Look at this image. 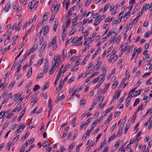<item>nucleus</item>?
<instances>
[{"instance_id": "nucleus-15", "label": "nucleus", "mask_w": 152, "mask_h": 152, "mask_svg": "<svg viewBox=\"0 0 152 152\" xmlns=\"http://www.w3.org/2000/svg\"><path fill=\"white\" fill-rule=\"evenodd\" d=\"M49 14V12L45 13L43 16L42 20V21H43V22L44 21H46L48 19V16Z\"/></svg>"}, {"instance_id": "nucleus-45", "label": "nucleus", "mask_w": 152, "mask_h": 152, "mask_svg": "<svg viewBox=\"0 0 152 152\" xmlns=\"http://www.w3.org/2000/svg\"><path fill=\"white\" fill-rule=\"evenodd\" d=\"M115 137V135L113 134L112 136H111L109 139L108 141L110 142L111 141L113 140Z\"/></svg>"}, {"instance_id": "nucleus-22", "label": "nucleus", "mask_w": 152, "mask_h": 152, "mask_svg": "<svg viewBox=\"0 0 152 152\" xmlns=\"http://www.w3.org/2000/svg\"><path fill=\"white\" fill-rule=\"evenodd\" d=\"M112 114L110 113L109 117L105 122V124H108L111 121L112 118Z\"/></svg>"}, {"instance_id": "nucleus-34", "label": "nucleus", "mask_w": 152, "mask_h": 152, "mask_svg": "<svg viewBox=\"0 0 152 152\" xmlns=\"http://www.w3.org/2000/svg\"><path fill=\"white\" fill-rule=\"evenodd\" d=\"M138 4H136L135 5V8L133 9V11L132 13V15L134 14L136 12L137 10V7H138Z\"/></svg>"}, {"instance_id": "nucleus-6", "label": "nucleus", "mask_w": 152, "mask_h": 152, "mask_svg": "<svg viewBox=\"0 0 152 152\" xmlns=\"http://www.w3.org/2000/svg\"><path fill=\"white\" fill-rule=\"evenodd\" d=\"M124 124H122V126H120L119 128L118 131L117 132V135L118 136H120L121 135L123 129V127L124 126Z\"/></svg>"}, {"instance_id": "nucleus-51", "label": "nucleus", "mask_w": 152, "mask_h": 152, "mask_svg": "<svg viewBox=\"0 0 152 152\" xmlns=\"http://www.w3.org/2000/svg\"><path fill=\"white\" fill-rule=\"evenodd\" d=\"M106 142V140H104L101 142L100 146L99 147V149H101L103 147L104 145V143Z\"/></svg>"}, {"instance_id": "nucleus-28", "label": "nucleus", "mask_w": 152, "mask_h": 152, "mask_svg": "<svg viewBox=\"0 0 152 152\" xmlns=\"http://www.w3.org/2000/svg\"><path fill=\"white\" fill-rule=\"evenodd\" d=\"M44 60V59L43 58H41L40 60H39L37 64H34V66H37V65H40L43 62V60Z\"/></svg>"}, {"instance_id": "nucleus-39", "label": "nucleus", "mask_w": 152, "mask_h": 152, "mask_svg": "<svg viewBox=\"0 0 152 152\" xmlns=\"http://www.w3.org/2000/svg\"><path fill=\"white\" fill-rule=\"evenodd\" d=\"M15 81H13L12 83H10L9 86V89H10L12 88L14 86V84H15Z\"/></svg>"}, {"instance_id": "nucleus-14", "label": "nucleus", "mask_w": 152, "mask_h": 152, "mask_svg": "<svg viewBox=\"0 0 152 152\" xmlns=\"http://www.w3.org/2000/svg\"><path fill=\"white\" fill-rule=\"evenodd\" d=\"M75 8V6H73L72 7H71V8L69 9V10L68 13H67V16L69 17H70L71 15V12L72 11L74 10Z\"/></svg>"}, {"instance_id": "nucleus-47", "label": "nucleus", "mask_w": 152, "mask_h": 152, "mask_svg": "<svg viewBox=\"0 0 152 152\" xmlns=\"http://www.w3.org/2000/svg\"><path fill=\"white\" fill-rule=\"evenodd\" d=\"M134 50H136V52H137V53L138 54H140L142 52V49L140 48H139L138 49L134 48Z\"/></svg>"}, {"instance_id": "nucleus-63", "label": "nucleus", "mask_w": 152, "mask_h": 152, "mask_svg": "<svg viewBox=\"0 0 152 152\" xmlns=\"http://www.w3.org/2000/svg\"><path fill=\"white\" fill-rule=\"evenodd\" d=\"M120 112L117 111L114 113V116L115 117H118L120 115Z\"/></svg>"}, {"instance_id": "nucleus-46", "label": "nucleus", "mask_w": 152, "mask_h": 152, "mask_svg": "<svg viewBox=\"0 0 152 152\" xmlns=\"http://www.w3.org/2000/svg\"><path fill=\"white\" fill-rule=\"evenodd\" d=\"M43 76V73H40L38 74L37 77V78L39 79L40 78L42 77Z\"/></svg>"}, {"instance_id": "nucleus-27", "label": "nucleus", "mask_w": 152, "mask_h": 152, "mask_svg": "<svg viewBox=\"0 0 152 152\" xmlns=\"http://www.w3.org/2000/svg\"><path fill=\"white\" fill-rule=\"evenodd\" d=\"M29 132H27L26 133L24 136H23L22 138H21V140H22V141H23L26 139V138H27L29 135Z\"/></svg>"}, {"instance_id": "nucleus-21", "label": "nucleus", "mask_w": 152, "mask_h": 152, "mask_svg": "<svg viewBox=\"0 0 152 152\" xmlns=\"http://www.w3.org/2000/svg\"><path fill=\"white\" fill-rule=\"evenodd\" d=\"M110 5V3H107L104 6V7L103 9L104 12H105L106 11L108 8L109 7Z\"/></svg>"}, {"instance_id": "nucleus-58", "label": "nucleus", "mask_w": 152, "mask_h": 152, "mask_svg": "<svg viewBox=\"0 0 152 152\" xmlns=\"http://www.w3.org/2000/svg\"><path fill=\"white\" fill-rule=\"evenodd\" d=\"M67 27L66 26H63L62 29H63V32H64L65 33L67 32Z\"/></svg>"}, {"instance_id": "nucleus-1", "label": "nucleus", "mask_w": 152, "mask_h": 152, "mask_svg": "<svg viewBox=\"0 0 152 152\" xmlns=\"http://www.w3.org/2000/svg\"><path fill=\"white\" fill-rule=\"evenodd\" d=\"M56 39V36H55L53 38L52 41L49 43L48 44V47L49 48H50L52 45L54 46L53 47V50H55L57 47V43Z\"/></svg>"}, {"instance_id": "nucleus-3", "label": "nucleus", "mask_w": 152, "mask_h": 152, "mask_svg": "<svg viewBox=\"0 0 152 152\" xmlns=\"http://www.w3.org/2000/svg\"><path fill=\"white\" fill-rule=\"evenodd\" d=\"M132 96V94H129L127 97L126 100V107H127L130 104V101Z\"/></svg>"}, {"instance_id": "nucleus-53", "label": "nucleus", "mask_w": 152, "mask_h": 152, "mask_svg": "<svg viewBox=\"0 0 152 152\" xmlns=\"http://www.w3.org/2000/svg\"><path fill=\"white\" fill-rule=\"evenodd\" d=\"M65 151V149L64 148V145H61L60 146V152H64Z\"/></svg>"}, {"instance_id": "nucleus-31", "label": "nucleus", "mask_w": 152, "mask_h": 152, "mask_svg": "<svg viewBox=\"0 0 152 152\" xmlns=\"http://www.w3.org/2000/svg\"><path fill=\"white\" fill-rule=\"evenodd\" d=\"M133 25V22H132L130 23L129 24H127L126 26V27L129 29H131Z\"/></svg>"}, {"instance_id": "nucleus-59", "label": "nucleus", "mask_w": 152, "mask_h": 152, "mask_svg": "<svg viewBox=\"0 0 152 152\" xmlns=\"http://www.w3.org/2000/svg\"><path fill=\"white\" fill-rule=\"evenodd\" d=\"M151 73V72L145 73L142 76V77L143 78L145 77L146 76H148V75H150Z\"/></svg>"}, {"instance_id": "nucleus-56", "label": "nucleus", "mask_w": 152, "mask_h": 152, "mask_svg": "<svg viewBox=\"0 0 152 152\" xmlns=\"http://www.w3.org/2000/svg\"><path fill=\"white\" fill-rule=\"evenodd\" d=\"M136 50H134L133 51V53L132 54V56L131 57V58L132 60L134 58V57L135 56V55H136Z\"/></svg>"}, {"instance_id": "nucleus-49", "label": "nucleus", "mask_w": 152, "mask_h": 152, "mask_svg": "<svg viewBox=\"0 0 152 152\" xmlns=\"http://www.w3.org/2000/svg\"><path fill=\"white\" fill-rule=\"evenodd\" d=\"M146 83L147 84H152V78H150L148 80H147L146 81Z\"/></svg>"}, {"instance_id": "nucleus-32", "label": "nucleus", "mask_w": 152, "mask_h": 152, "mask_svg": "<svg viewBox=\"0 0 152 152\" xmlns=\"http://www.w3.org/2000/svg\"><path fill=\"white\" fill-rule=\"evenodd\" d=\"M140 99L137 98L136 99L135 101V102L133 104V106L134 107L137 105L139 103Z\"/></svg>"}, {"instance_id": "nucleus-2", "label": "nucleus", "mask_w": 152, "mask_h": 152, "mask_svg": "<svg viewBox=\"0 0 152 152\" xmlns=\"http://www.w3.org/2000/svg\"><path fill=\"white\" fill-rule=\"evenodd\" d=\"M26 126V125L25 124H23L21 125H19L17 130L15 132V134H18L20 132V129L23 130Z\"/></svg>"}, {"instance_id": "nucleus-24", "label": "nucleus", "mask_w": 152, "mask_h": 152, "mask_svg": "<svg viewBox=\"0 0 152 152\" xmlns=\"http://www.w3.org/2000/svg\"><path fill=\"white\" fill-rule=\"evenodd\" d=\"M49 86V83L47 82L45 83V85L44 86L43 88L42 89V91H44Z\"/></svg>"}, {"instance_id": "nucleus-5", "label": "nucleus", "mask_w": 152, "mask_h": 152, "mask_svg": "<svg viewBox=\"0 0 152 152\" xmlns=\"http://www.w3.org/2000/svg\"><path fill=\"white\" fill-rule=\"evenodd\" d=\"M42 29H43L44 30L43 33V34L44 36H45L49 32V26H43V27Z\"/></svg>"}, {"instance_id": "nucleus-41", "label": "nucleus", "mask_w": 152, "mask_h": 152, "mask_svg": "<svg viewBox=\"0 0 152 152\" xmlns=\"http://www.w3.org/2000/svg\"><path fill=\"white\" fill-rule=\"evenodd\" d=\"M21 95H22V94H20V93L18 94H16L15 95L16 97H15V100L16 101L18 99H19L21 96Z\"/></svg>"}, {"instance_id": "nucleus-9", "label": "nucleus", "mask_w": 152, "mask_h": 152, "mask_svg": "<svg viewBox=\"0 0 152 152\" xmlns=\"http://www.w3.org/2000/svg\"><path fill=\"white\" fill-rule=\"evenodd\" d=\"M26 109L24 108V110H22L21 112V115L19 116L18 119H17V121L18 122L20 121V120L22 118L24 114L25 113Z\"/></svg>"}, {"instance_id": "nucleus-20", "label": "nucleus", "mask_w": 152, "mask_h": 152, "mask_svg": "<svg viewBox=\"0 0 152 152\" xmlns=\"http://www.w3.org/2000/svg\"><path fill=\"white\" fill-rule=\"evenodd\" d=\"M37 45L34 44L32 47L30 48V49L32 50V52H34L37 48Z\"/></svg>"}, {"instance_id": "nucleus-12", "label": "nucleus", "mask_w": 152, "mask_h": 152, "mask_svg": "<svg viewBox=\"0 0 152 152\" xmlns=\"http://www.w3.org/2000/svg\"><path fill=\"white\" fill-rule=\"evenodd\" d=\"M141 93V89L139 90L138 91H134L133 93V96H132L133 97V96H136L137 95H138L140 94Z\"/></svg>"}, {"instance_id": "nucleus-54", "label": "nucleus", "mask_w": 152, "mask_h": 152, "mask_svg": "<svg viewBox=\"0 0 152 152\" xmlns=\"http://www.w3.org/2000/svg\"><path fill=\"white\" fill-rule=\"evenodd\" d=\"M99 77H97L96 78L94 79L93 80L92 83L94 84L96 83L98 81V80H99Z\"/></svg>"}, {"instance_id": "nucleus-26", "label": "nucleus", "mask_w": 152, "mask_h": 152, "mask_svg": "<svg viewBox=\"0 0 152 152\" xmlns=\"http://www.w3.org/2000/svg\"><path fill=\"white\" fill-rule=\"evenodd\" d=\"M116 93V91L115 92V94L113 96V99H117L118 98V97L120 96L121 94V92L119 91L117 94V96H116V95H115Z\"/></svg>"}, {"instance_id": "nucleus-52", "label": "nucleus", "mask_w": 152, "mask_h": 152, "mask_svg": "<svg viewBox=\"0 0 152 152\" xmlns=\"http://www.w3.org/2000/svg\"><path fill=\"white\" fill-rule=\"evenodd\" d=\"M37 99L34 98V99L30 103L31 104H34L35 103L37 102Z\"/></svg>"}, {"instance_id": "nucleus-48", "label": "nucleus", "mask_w": 152, "mask_h": 152, "mask_svg": "<svg viewBox=\"0 0 152 152\" xmlns=\"http://www.w3.org/2000/svg\"><path fill=\"white\" fill-rule=\"evenodd\" d=\"M129 77H130V75H129L128 76V77H127L126 78H124L122 80L121 82V83L124 84L126 79H129Z\"/></svg>"}, {"instance_id": "nucleus-19", "label": "nucleus", "mask_w": 152, "mask_h": 152, "mask_svg": "<svg viewBox=\"0 0 152 152\" xmlns=\"http://www.w3.org/2000/svg\"><path fill=\"white\" fill-rule=\"evenodd\" d=\"M50 143H51L50 141H45L44 142L43 145L45 147L50 146Z\"/></svg>"}, {"instance_id": "nucleus-8", "label": "nucleus", "mask_w": 152, "mask_h": 152, "mask_svg": "<svg viewBox=\"0 0 152 152\" xmlns=\"http://www.w3.org/2000/svg\"><path fill=\"white\" fill-rule=\"evenodd\" d=\"M150 8V6L149 3H147L145 5H143L142 8V10L144 12L147 10H148Z\"/></svg>"}, {"instance_id": "nucleus-16", "label": "nucleus", "mask_w": 152, "mask_h": 152, "mask_svg": "<svg viewBox=\"0 0 152 152\" xmlns=\"http://www.w3.org/2000/svg\"><path fill=\"white\" fill-rule=\"evenodd\" d=\"M32 68L31 67L28 70L27 73V76L28 77H30L32 74Z\"/></svg>"}, {"instance_id": "nucleus-7", "label": "nucleus", "mask_w": 152, "mask_h": 152, "mask_svg": "<svg viewBox=\"0 0 152 152\" xmlns=\"http://www.w3.org/2000/svg\"><path fill=\"white\" fill-rule=\"evenodd\" d=\"M115 38L114 37L113 39H111L109 41V42L110 44L112 42H113V43H114L115 42H116L117 43L118 42L120 41V39L121 38V37L120 36H118V38L117 39H116V40L115 41Z\"/></svg>"}, {"instance_id": "nucleus-17", "label": "nucleus", "mask_w": 152, "mask_h": 152, "mask_svg": "<svg viewBox=\"0 0 152 152\" xmlns=\"http://www.w3.org/2000/svg\"><path fill=\"white\" fill-rule=\"evenodd\" d=\"M102 20V19H100V18H99L98 19H96L94 20V21L95 22L94 23V25L95 26H96L98 25L99 22Z\"/></svg>"}, {"instance_id": "nucleus-29", "label": "nucleus", "mask_w": 152, "mask_h": 152, "mask_svg": "<svg viewBox=\"0 0 152 152\" xmlns=\"http://www.w3.org/2000/svg\"><path fill=\"white\" fill-rule=\"evenodd\" d=\"M130 13V11H129L128 12L126 13L125 14H124V15H123V18H126V19L128 18L129 16V14Z\"/></svg>"}, {"instance_id": "nucleus-25", "label": "nucleus", "mask_w": 152, "mask_h": 152, "mask_svg": "<svg viewBox=\"0 0 152 152\" xmlns=\"http://www.w3.org/2000/svg\"><path fill=\"white\" fill-rule=\"evenodd\" d=\"M86 101V99L85 98H83L80 101V104L83 105V107L86 104V103L85 102Z\"/></svg>"}, {"instance_id": "nucleus-13", "label": "nucleus", "mask_w": 152, "mask_h": 152, "mask_svg": "<svg viewBox=\"0 0 152 152\" xmlns=\"http://www.w3.org/2000/svg\"><path fill=\"white\" fill-rule=\"evenodd\" d=\"M11 3L10 2L8 3L6 6L5 7L4 11L5 12H7L8 11L9 9L10 8Z\"/></svg>"}, {"instance_id": "nucleus-57", "label": "nucleus", "mask_w": 152, "mask_h": 152, "mask_svg": "<svg viewBox=\"0 0 152 152\" xmlns=\"http://www.w3.org/2000/svg\"><path fill=\"white\" fill-rule=\"evenodd\" d=\"M40 37L41 35H39V33H38L37 35L35 37V41H36L38 40Z\"/></svg>"}, {"instance_id": "nucleus-18", "label": "nucleus", "mask_w": 152, "mask_h": 152, "mask_svg": "<svg viewBox=\"0 0 152 152\" xmlns=\"http://www.w3.org/2000/svg\"><path fill=\"white\" fill-rule=\"evenodd\" d=\"M58 25V22L55 21V23L53 26V30L55 32L56 31Z\"/></svg>"}, {"instance_id": "nucleus-38", "label": "nucleus", "mask_w": 152, "mask_h": 152, "mask_svg": "<svg viewBox=\"0 0 152 152\" xmlns=\"http://www.w3.org/2000/svg\"><path fill=\"white\" fill-rule=\"evenodd\" d=\"M79 41H77L76 42L73 43V45L74 46H79L81 45L82 42H80Z\"/></svg>"}, {"instance_id": "nucleus-61", "label": "nucleus", "mask_w": 152, "mask_h": 152, "mask_svg": "<svg viewBox=\"0 0 152 152\" xmlns=\"http://www.w3.org/2000/svg\"><path fill=\"white\" fill-rule=\"evenodd\" d=\"M118 82L117 80H116L113 83L112 85L113 86H115L116 87L118 84Z\"/></svg>"}, {"instance_id": "nucleus-36", "label": "nucleus", "mask_w": 152, "mask_h": 152, "mask_svg": "<svg viewBox=\"0 0 152 152\" xmlns=\"http://www.w3.org/2000/svg\"><path fill=\"white\" fill-rule=\"evenodd\" d=\"M97 99H99V102L100 103H101L104 100V96H103V97H101V96H99Z\"/></svg>"}, {"instance_id": "nucleus-10", "label": "nucleus", "mask_w": 152, "mask_h": 152, "mask_svg": "<svg viewBox=\"0 0 152 152\" xmlns=\"http://www.w3.org/2000/svg\"><path fill=\"white\" fill-rule=\"evenodd\" d=\"M47 45V43L46 41H45L43 43V44L41 47L40 51L43 52L45 48Z\"/></svg>"}, {"instance_id": "nucleus-62", "label": "nucleus", "mask_w": 152, "mask_h": 152, "mask_svg": "<svg viewBox=\"0 0 152 152\" xmlns=\"http://www.w3.org/2000/svg\"><path fill=\"white\" fill-rule=\"evenodd\" d=\"M115 6V5L113 4L111 5L110 7V11H111L114 8Z\"/></svg>"}, {"instance_id": "nucleus-43", "label": "nucleus", "mask_w": 152, "mask_h": 152, "mask_svg": "<svg viewBox=\"0 0 152 152\" xmlns=\"http://www.w3.org/2000/svg\"><path fill=\"white\" fill-rule=\"evenodd\" d=\"M39 88V86L38 85H36L35 86L34 88L33 91H36Z\"/></svg>"}, {"instance_id": "nucleus-40", "label": "nucleus", "mask_w": 152, "mask_h": 152, "mask_svg": "<svg viewBox=\"0 0 152 152\" xmlns=\"http://www.w3.org/2000/svg\"><path fill=\"white\" fill-rule=\"evenodd\" d=\"M106 70H104L103 72V74H101L99 77L101 78H102V79H103V78L105 77L106 75Z\"/></svg>"}, {"instance_id": "nucleus-44", "label": "nucleus", "mask_w": 152, "mask_h": 152, "mask_svg": "<svg viewBox=\"0 0 152 152\" xmlns=\"http://www.w3.org/2000/svg\"><path fill=\"white\" fill-rule=\"evenodd\" d=\"M96 104V102H95L94 101H93V103L92 104V105L91 106V107L90 108H89V111H90L92 109H93L94 107V106Z\"/></svg>"}, {"instance_id": "nucleus-23", "label": "nucleus", "mask_w": 152, "mask_h": 152, "mask_svg": "<svg viewBox=\"0 0 152 152\" xmlns=\"http://www.w3.org/2000/svg\"><path fill=\"white\" fill-rule=\"evenodd\" d=\"M143 54L145 56V58L146 59H148L149 58V56L148 54V51L145 50L143 52Z\"/></svg>"}, {"instance_id": "nucleus-64", "label": "nucleus", "mask_w": 152, "mask_h": 152, "mask_svg": "<svg viewBox=\"0 0 152 152\" xmlns=\"http://www.w3.org/2000/svg\"><path fill=\"white\" fill-rule=\"evenodd\" d=\"M55 70L54 69H53L52 67H51V69L49 70V75H51L55 71Z\"/></svg>"}, {"instance_id": "nucleus-50", "label": "nucleus", "mask_w": 152, "mask_h": 152, "mask_svg": "<svg viewBox=\"0 0 152 152\" xmlns=\"http://www.w3.org/2000/svg\"><path fill=\"white\" fill-rule=\"evenodd\" d=\"M12 143L11 142H9L7 143V147L9 148L8 149V150H9L12 146Z\"/></svg>"}, {"instance_id": "nucleus-37", "label": "nucleus", "mask_w": 152, "mask_h": 152, "mask_svg": "<svg viewBox=\"0 0 152 152\" xmlns=\"http://www.w3.org/2000/svg\"><path fill=\"white\" fill-rule=\"evenodd\" d=\"M146 61L148 62L147 65H149L150 64L151 62L152 61V58L151 57L148 58V59L146 60Z\"/></svg>"}, {"instance_id": "nucleus-4", "label": "nucleus", "mask_w": 152, "mask_h": 152, "mask_svg": "<svg viewBox=\"0 0 152 152\" xmlns=\"http://www.w3.org/2000/svg\"><path fill=\"white\" fill-rule=\"evenodd\" d=\"M45 62L44 66L43 71L45 74L48 71V69L49 68V63L48 60H45Z\"/></svg>"}, {"instance_id": "nucleus-30", "label": "nucleus", "mask_w": 152, "mask_h": 152, "mask_svg": "<svg viewBox=\"0 0 152 152\" xmlns=\"http://www.w3.org/2000/svg\"><path fill=\"white\" fill-rule=\"evenodd\" d=\"M9 124V121H7L5 122L3 126L2 129L3 130H4L8 126Z\"/></svg>"}, {"instance_id": "nucleus-35", "label": "nucleus", "mask_w": 152, "mask_h": 152, "mask_svg": "<svg viewBox=\"0 0 152 152\" xmlns=\"http://www.w3.org/2000/svg\"><path fill=\"white\" fill-rule=\"evenodd\" d=\"M75 142H73L71 144H70V145L68 147V149H70V150H72L74 146L75 145Z\"/></svg>"}, {"instance_id": "nucleus-11", "label": "nucleus", "mask_w": 152, "mask_h": 152, "mask_svg": "<svg viewBox=\"0 0 152 152\" xmlns=\"http://www.w3.org/2000/svg\"><path fill=\"white\" fill-rule=\"evenodd\" d=\"M53 64L51 66L52 67L53 69H56L58 65L59 64V63L58 62H55L53 61Z\"/></svg>"}, {"instance_id": "nucleus-60", "label": "nucleus", "mask_w": 152, "mask_h": 152, "mask_svg": "<svg viewBox=\"0 0 152 152\" xmlns=\"http://www.w3.org/2000/svg\"><path fill=\"white\" fill-rule=\"evenodd\" d=\"M43 23V21H42L41 22H40L38 25L37 27V29L36 30H37V29L40 27L41 25Z\"/></svg>"}, {"instance_id": "nucleus-55", "label": "nucleus", "mask_w": 152, "mask_h": 152, "mask_svg": "<svg viewBox=\"0 0 152 152\" xmlns=\"http://www.w3.org/2000/svg\"><path fill=\"white\" fill-rule=\"evenodd\" d=\"M11 73L10 71H8L7 72V73L4 76V78L5 79H7L8 77H9V75Z\"/></svg>"}, {"instance_id": "nucleus-33", "label": "nucleus", "mask_w": 152, "mask_h": 152, "mask_svg": "<svg viewBox=\"0 0 152 152\" xmlns=\"http://www.w3.org/2000/svg\"><path fill=\"white\" fill-rule=\"evenodd\" d=\"M37 18L36 15H35L32 19H31L29 20V23L30 24L31 23H32Z\"/></svg>"}, {"instance_id": "nucleus-42", "label": "nucleus", "mask_w": 152, "mask_h": 152, "mask_svg": "<svg viewBox=\"0 0 152 152\" xmlns=\"http://www.w3.org/2000/svg\"><path fill=\"white\" fill-rule=\"evenodd\" d=\"M129 128V125H126L124 131V133L126 134L127 131L128 129Z\"/></svg>"}]
</instances>
